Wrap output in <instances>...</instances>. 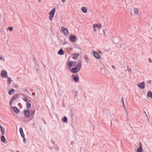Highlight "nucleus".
<instances>
[{"label":"nucleus","instance_id":"nucleus-1","mask_svg":"<svg viewBox=\"0 0 152 152\" xmlns=\"http://www.w3.org/2000/svg\"><path fill=\"white\" fill-rule=\"evenodd\" d=\"M23 112L27 118H28L30 116V113L29 110L24 109L23 111Z\"/></svg>","mask_w":152,"mask_h":152},{"label":"nucleus","instance_id":"nucleus-2","mask_svg":"<svg viewBox=\"0 0 152 152\" xmlns=\"http://www.w3.org/2000/svg\"><path fill=\"white\" fill-rule=\"evenodd\" d=\"M61 30L64 34L66 36H67L68 34V29L64 27H61Z\"/></svg>","mask_w":152,"mask_h":152},{"label":"nucleus","instance_id":"nucleus-3","mask_svg":"<svg viewBox=\"0 0 152 152\" xmlns=\"http://www.w3.org/2000/svg\"><path fill=\"white\" fill-rule=\"evenodd\" d=\"M71 77L72 78L73 80L76 83H77L79 81V76L76 75L75 76L74 75H72L71 76Z\"/></svg>","mask_w":152,"mask_h":152},{"label":"nucleus","instance_id":"nucleus-4","mask_svg":"<svg viewBox=\"0 0 152 152\" xmlns=\"http://www.w3.org/2000/svg\"><path fill=\"white\" fill-rule=\"evenodd\" d=\"M69 38L70 42H74L76 39V36L71 34L69 36Z\"/></svg>","mask_w":152,"mask_h":152},{"label":"nucleus","instance_id":"nucleus-5","mask_svg":"<svg viewBox=\"0 0 152 152\" xmlns=\"http://www.w3.org/2000/svg\"><path fill=\"white\" fill-rule=\"evenodd\" d=\"M93 53L94 56L96 58L98 59H99L101 58L100 55L96 51H93Z\"/></svg>","mask_w":152,"mask_h":152},{"label":"nucleus","instance_id":"nucleus-6","mask_svg":"<svg viewBox=\"0 0 152 152\" xmlns=\"http://www.w3.org/2000/svg\"><path fill=\"white\" fill-rule=\"evenodd\" d=\"M1 75L2 77L5 78L7 76V73L5 70H3L1 71Z\"/></svg>","mask_w":152,"mask_h":152},{"label":"nucleus","instance_id":"nucleus-7","mask_svg":"<svg viewBox=\"0 0 152 152\" xmlns=\"http://www.w3.org/2000/svg\"><path fill=\"white\" fill-rule=\"evenodd\" d=\"M78 69L76 67H74L72 68L70 70V71L71 72L73 73H76L78 72L80 70H78Z\"/></svg>","mask_w":152,"mask_h":152},{"label":"nucleus","instance_id":"nucleus-8","mask_svg":"<svg viewBox=\"0 0 152 152\" xmlns=\"http://www.w3.org/2000/svg\"><path fill=\"white\" fill-rule=\"evenodd\" d=\"M137 86L141 88V89H143L145 87V82H143L140 84H138Z\"/></svg>","mask_w":152,"mask_h":152},{"label":"nucleus","instance_id":"nucleus-9","mask_svg":"<svg viewBox=\"0 0 152 152\" xmlns=\"http://www.w3.org/2000/svg\"><path fill=\"white\" fill-rule=\"evenodd\" d=\"M56 9L55 8H54L49 12V14L51 15L54 16L55 12Z\"/></svg>","mask_w":152,"mask_h":152},{"label":"nucleus","instance_id":"nucleus-10","mask_svg":"<svg viewBox=\"0 0 152 152\" xmlns=\"http://www.w3.org/2000/svg\"><path fill=\"white\" fill-rule=\"evenodd\" d=\"M13 111L16 113H18L20 112L19 110L16 107H13Z\"/></svg>","mask_w":152,"mask_h":152},{"label":"nucleus","instance_id":"nucleus-11","mask_svg":"<svg viewBox=\"0 0 152 152\" xmlns=\"http://www.w3.org/2000/svg\"><path fill=\"white\" fill-rule=\"evenodd\" d=\"M75 67L77 68L78 69V70H80V69L81 67H82V64L80 63H79L77 64L75 66Z\"/></svg>","mask_w":152,"mask_h":152},{"label":"nucleus","instance_id":"nucleus-12","mask_svg":"<svg viewBox=\"0 0 152 152\" xmlns=\"http://www.w3.org/2000/svg\"><path fill=\"white\" fill-rule=\"evenodd\" d=\"M64 52L62 49H61L58 52V54L61 55L64 54Z\"/></svg>","mask_w":152,"mask_h":152},{"label":"nucleus","instance_id":"nucleus-13","mask_svg":"<svg viewBox=\"0 0 152 152\" xmlns=\"http://www.w3.org/2000/svg\"><path fill=\"white\" fill-rule=\"evenodd\" d=\"M147 96L148 97L151 98L152 100V93L150 91L148 92Z\"/></svg>","mask_w":152,"mask_h":152},{"label":"nucleus","instance_id":"nucleus-14","mask_svg":"<svg viewBox=\"0 0 152 152\" xmlns=\"http://www.w3.org/2000/svg\"><path fill=\"white\" fill-rule=\"evenodd\" d=\"M67 66L69 67H71L73 66V61H69L67 64Z\"/></svg>","mask_w":152,"mask_h":152},{"label":"nucleus","instance_id":"nucleus-15","mask_svg":"<svg viewBox=\"0 0 152 152\" xmlns=\"http://www.w3.org/2000/svg\"><path fill=\"white\" fill-rule=\"evenodd\" d=\"M73 58L74 59H76L78 57L79 54L78 53H75L73 54Z\"/></svg>","mask_w":152,"mask_h":152},{"label":"nucleus","instance_id":"nucleus-16","mask_svg":"<svg viewBox=\"0 0 152 152\" xmlns=\"http://www.w3.org/2000/svg\"><path fill=\"white\" fill-rule=\"evenodd\" d=\"M18 97V94L15 95L12 97L11 99H12V101L14 102V100H15Z\"/></svg>","mask_w":152,"mask_h":152},{"label":"nucleus","instance_id":"nucleus-17","mask_svg":"<svg viewBox=\"0 0 152 152\" xmlns=\"http://www.w3.org/2000/svg\"><path fill=\"white\" fill-rule=\"evenodd\" d=\"M7 79H8L7 83L8 84L10 85L11 84L12 81V80L11 79V78L10 77H7Z\"/></svg>","mask_w":152,"mask_h":152},{"label":"nucleus","instance_id":"nucleus-18","mask_svg":"<svg viewBox=\"0 0 152 152\" xmlns=\"http://www.w3.org/2000/svg\"><path fill=\"white\" fill-rule=\"evenodd\" d=\"M1 141L3 142H6V139L4 136L3 135L1 136Z\"/></svg>","mask_w":152,"mask_h":152},{"label":"nucleus","instance_id":"nucleus-19","mask_svg":"<svg viewBox=\"0 0 152 152\" xmlns=\"http://www.w3.org/2000/svg\"><path fill=\"white\" fill-rule=\"evenodd\" d=\"M81 10L84 13H86L87 11V9L85 7H83L81 8Z\"/></svg>","mask_w":152,"mask_h":152},{"label":"nucleus","instance_id":"nucleus-20","mask_svg":"<svg viewBox=\"0 0 152 152\" xmlns=\"http://www.w3.org/2000/svg\"><path fill=\"white\" fill-rule=\"evenodd\" d=\"M26 104L27 107L28 109H30L31 108V103L29 102H27L26 103Z\"/></svg>","mask_w":152,"mask_h":152},{"label":"nucleus","instance_id":"nucleus-21","mask_svg":"<svg viewBox=\"0 0 152 152\" xmlns=\"http://www.w3.org/2000/svg\"><path fill=\"white\" fill-rule=\"evenodd\" d=\"M134 12L135 14H138V10L136 8L134 7Z\"/></svg>","mask_w":152,"mask_h":152},{"label":"nucleus","instance_id":"nucleus-22","mask_svg":"<svg viewBox=\"0 0 152 152\" xmlns=\"http://www.w3.org/2000/svg\"><path fill=\"white\" fill-rule=\"evenodd\" d=\"M142 151L143 149L142 148L140 147L138 148L137 152H142Z\"/></svg>","mask_w":152,"mask_h":152},{"label":"nucleus","instance_id":"nucleus-23","mask_svg":"<svg viewBox=\"0 0 152 152\" xmlns=\"http://www.w3.org/2000/svg\"><path fill=\"white\" fill-rule=\"evenodd\" d=\"M67 120V117L64 116L62 119V121L64 122H66Z\"/></svg>","mask_w":152,"mask_h":152},{"label":"nucleus","instance_id":"nucleus-24","mask_svg":"<svg viewBox=\"0 0 152 152\" xmlns=\"http://www.w3.org/2000/svg\"><path fill=\"white\" fill-rule=\"evenodd\" d=\"M15 91V90L14 89L12 88L8 92V94L9 95H11L13 92Z\"/></svg>","mask_w":152,"mask_h":152},{"label":"nucleus","instance_id":"nucleus-25","mask_svg":"<svg viewBox=\"0 0 152 152\" xmlns=\"http://www.w3.org/2000/svg\"><path fill=\"white\" fill-rule=\"evenodd\" d=\"M23 100L25 102H27L28 100V98L26 97H24L23 98Z\"/></svg>","mask_w":152,"mask_h":152},{"label":"nucleus","instance_id":"nucleus-26","mask_svg":"<svg viewBox=\"0 0 152 152\" xmlns=\"http://www.w3.org/2000/svg\"><path fill=\"white\" fill-rule=\"evenodd\" d=\"M98 25L97 24H94L93 25V28H98Z\"/></svg>","mask_w":152,"mask_h":152},{"label":"nucleus","instance_id":"nucleus-27","mask_svg":"<svg viewBox=\"0 0 152 152\" xmlns=\"http://www.w3.org/2000/svg\"><path fill=\"white\" fill-rule=\"evenodd\" d=\"M1 132L2 134L4 135L5 134V132H4V129H2L1 130Z\"/></svg>","mask_w":152,"mask_h":152},{"label":"nucleus","instance_id":"nucleus-28","mask_svg":"<svg viewBox=\"0 0 152 152\" xmlns=\"http://www.w3.org/2000/svg\"><path fill=\"white\" fill-rule=\"evenodd\" d=\"M19 131V132H20V133L23 132V129L21 127H20V128Z\"/></svg>","mask_w":152,"mask_h":152},{"label":"nucleus","instance_id":"nucleus-29","mask_svg":"<svg viewBox=\"0 0 152 152\" xmlns=\"http://www.w3.org/2000/svg\"><path fill=\"white\" fill-rule=\"evenodd\" d=\"M20 134L21 136V137H22V138H24L25 135L24 134L23 132L22 133H20Z\"/></svg>","mask_w":152,"mask_h":152},{"label":"nucleus","instance_id":"nucleus-30","mask_svg":"<svg viewBox=\"0 0 152 152\" xmlns=\"http://www.w3.org/2000/svg\"><path fill=\"white\" fill-rule=\"evenodd\" d=\"M50 15V16L49 17V19L50 20H51L53 18V17L54 16L51 15Z\"/></svg>","mask_w":152,"mask_h":152},{"label":"nucleus","instance_id":"nucleus-31","mask_svg":"<svg viewBox=\"0 0 152 152\" xmlns=\"http://www.w3.org/2000/svg\"><path fill=\"white\" fill-rule=\"evenodd\" d=\"M74 117H75V115L72 113L71 115V119H72V121L73 120V118Z\"/></svg>","mask_w":152,"mask_h":152},{"label":"nucleus","instance_id":"nucleus-32","mask_svg":"<svg viewBox=\"0 0 152 152\" xmlns=\"http://www.w3.org/2000/svg\"><path fill=\"white\" fill-rule=\"evenodd\" d=\"M8 29L10 31H11L12 30H13V28L12 27H9L8 28Z\"/></svg>","mask_w":152,"mask_h":152},{"label":"nucleus","instance_id":"nucleus-33","mask_svg":"<svg viewBox=\"0 0 152 152\" xmlns=\"http://www.w3.org/2000/svg\"><path fill=\"white\" fill-rule=\"evenodd\" d=\"M23 138V142L25 144H26V139L25 138V137H24V138Z\"/></svg>","mask_w":152,"mask_h":152},{"label":"nucleus","instance_id":"nucleus-34","mask_svg":"<svg viewBox=\"0 0 152 152\" xmlns=\"http://www.w3.org/2000/svg\"><path fill=\"white\" fill-rule=\"evenodd\" d=\"M35 113V110H33L32 111V112H31V115H34V113Z\"/></svg>","mask_w":152,"mask_h":152},{"label":"nucleus","instance_id":"nucleus-35","mask_svg":"<svg viewBox=\"0 0 152 152\" xmlns=\"http://www.w3.org/2000/svg\"><path fill=\"white\" fill-rule=\"evenodd\" d=\"M121 101L122 102V103L123 105H124V99H123V97H122Z\"/></svg>","mask_w":152,"mask_h":152},{"label":"nucleus","instance_id":"nucleus-36","mask_svg":"<svg viewBox=\"0 0 152 152\" xmlns=\"http://www.w3.org/2000/svg\"><path fill=\"white\" fill-rule=\"evenodd\" d=\"M148 61L150 63H152V59H151V58H148Z\"/></svg>","mask_w":152,"mask_h":152},{"label":"nucleus","instance_id":"nucleus-37","mask_svg":"<svg viewBox=\"0 0 152 152\" xmlns=\"http://www.w3.org/2000/svg\"><path fill=\"white\" fill-rule=\"evenodd\" d=\"M102 27V26L101 24H99V25H98V28H101Z\"/></svg>","mask_w":152,"mask_h":152},{"label":"nucleus","instance_id":"nucleus-38","mask_svg":"<svg viewBox=\"0 0 152 152\" xmlns=\"http://www.w3.org/2000/svg\"><path fill=\"white\" fill-rule=\"evenodd\" d=\"M13 102V101H12V99H10V105H12V102Z\"/></svg>","mask_w":152,"mask_h":152},{"label":"nucleus","instance_id":"nucleus-39","mask_svg":"<svg viewBox=\"0 0 152 152\" xmlns=\"http://www.w3.org/2000/svg\"><path fill=\"white\" fill-rule=\"evenodd\" d=\"M147 82L149 84H151V80H148Z\"/></svg>","mask_w":152,"mask_h":152},{"label":"nucleus","instance_id":"nucleus-40","mask_svg":"<svg viewBox=\"0 0 152 152\" xmlns=\"http://www.w3.org/2000/svg\"><path fill=\"white\" fill-rule=\"evenodd\" d=\"M0 59L3 60V57L2 56H0Z\"/></svg>","mask_w":152,"mask_h":152},{"label":"nucleus","instance_id":"nucleus-41","mask_svg":"<svg viewBox=\"0 0 152 152\" xmlns=\"http://www.w3.org/2000/svg\"><path fill=\"white\" fill-rule=\"evenodd\" d=\"M76 63V62H73V66H74L75 65Z\"/></svg>","mask_w":152,"mask_h":152},{"label":"nucleus","instance_id":"nucleus-42","mask_svg":"<svg viewBox=\"0 0 152 152\" xmlns=\"http://www.w3.org/2000/svg\"><path fill=\"white\" fill-rule=\"evenodd\" d=\"M0 128L1 129V130L2 129H4V128L3 127H2L1 125H0Z\"/></svg>","mask_w":152,"mask_h":152},{"label":"nucleus","instance_id":"nucleus-43","mask_svg":"<svg viewBox=\"0 0 152 152\" xmlns=\"http://www.w3.org/2000/svg\"><path fill=\"white\" fill-rule=\"evenodd\" d=\"M0 128L1 129V130L2 129H4V128L3 127H2L1 125H0Z\"/></svg>","mask_w":152,"mask_h":152},{"label":"nucleus","instance_id":"nucleus-44","mask_svg":"<svg viewBox=\"0 0 152 152\" xmlns=\"http://www.w3.org/2000/svg\"><path fill=\"white\" fill-rule=\"evenodd\" d=\"M141 147L142 148V143H141V142H140V145H139V147Z\"/></svg>","mask_w":152,"mask_h":152},{"label":"nucleus","instance_id":"nucleus-45","mask_svg":"<svg viewBox=\"0 0 152 152\" xmlns=\"http://www.w3.org/2000/svg\"><path fill=\"white\" fill-rule=\"evenodd\" d=\"M78 93V91H77L76 92H75V97H76L77 95V93Z\"/></svg>","mask_w":152,"mask_h":152},{"label":"nucleus","instance_id":"nucleus-46","mask_svg":"<svg viewBox=\"0 0 152 152\" xmlns=\"http://www.w3.org/2000/svg\"><path fill=\"white\" fill-rule=\"evenodd\" d=\"M66 44V42H64L63 43H62L63 45H65Z\"/></svg>","mask_w":152,"mask_h":152},{"label":"nucleus","instance_id":"nucleus-47","mask_svg":"<svg viewBox=\"0 0 152 152\" xmlns=\"http://www.w3.org/2000/svg\"><path fill=\"white\" fill-rule=\"evenodd\" d=\"M24 91H25L26 92H28L27 89H25Z\"/></svg>","mask_w":152,"mask_h":152},{"label":"nucleus","instance_id":"nucleus-48","mask_svg":"<svg viewBox=\"0 0 152 152\" xmlns=\"http://www.w3.org/2000/svg\"><path fill=\"white\" fill-rule=\"evenodd\" d=\"M35 95V93L34 92V93H32V95L33 96H34V95Z\"/></svg>","mask_w":152,"mask_h":152},{"label":"nucleus","instance_id":"nucleus-49","mask_svg":"<svg viewBox=\"0 0 152 152\" xmlns=\"http://www.w3.org/2000/svg\"><path fill=\"white\" fill-rule=\"evenodd\" d=\"M62 105L64 107L65 106L63 102H62Z\"/></svg>","mask_w":152,"mask_h":152},{"label":"nucleus","instance_id":"nucleus-50","mask_svg":"<svg viewBox=\"0 0 152 152\" xmlns=\"http://www.w3.org/2000/svg\"><path fill=\"white\" fill-rule=\"evenodd\" d=\"M93 29H94V31H96V28H93Z\"/></svg>","mask_w":152,"mask_h":152},{"label":"nucleus","instance_id":"nucleus-51","mask_svg":"<svg viewBox=\"0 0 152 152\" xmlns=\"http://www.w3.org/2000/svg\"><path fill=\"white\" fill-rule=\"evenodd\" d=\"M62 2H64L65 1V0H61Z\"/></svg>","mask_w":152,"mask_h":152},{"label":"nucleus","instance_id":"nucleus-52","mask_svg":"<svg viewBox=\"0 0 152 152\" xmlns=\"http://www.w3.org/2000/svg\"><path fill=\"white\" fill-rule=\"evenodd\" d=\"M112 68H114V69H115V66H112Z\"/></svg>","mask_w":152,"mask_h":152},{"label":"nucleus","instance_id":"nucleus-53","mask_svg":"<svg viewBox=\"0 0 152 152\" xmlns=\"http://www.w3.org/2000/svg\"><path fill=\"white\" fill-rule=\"evenodd\" d=\"M144 113H145V115H146V112H145V111L144 112Z\"/></svg>","mask_w":152,"mask_h":152},{"label":"nucleus","instance_id":"nucleus-54","mask_svg":"<svg viewBox=\"0 0 152 152\" xmlns=\"http://www.w3.org/2000/svg\"><path fill=\"white\" fill-rule=\"evenodd\" d=\"M44 124H46V122H45V121L44 120Z\"/></svg>","mask_w":152,"mask_h":152},{"label":"nucleus","instance_id":"nucleus-55","mask_svg":"<svg viewBox=\"0 0 152 152\" xmlns=\"http://www.w3.org/2000/svg\"><path fill=\"white\" fill-rule=\"evenodd\" d=\"M38 1L39 2H41V1L40 0H38Z\"/></svg>","mask_w":152,"mask_h":152},{"label":"nucleus","instance_id":"nucleus-56","mask_svg":"<svg viewBox=\"0 0 152 152\" xmlns=\"http://www.w3.org/2000/svg\"><path fill=\"white\" fill-rule=\"evenodd\" d=\"M27 93L29 95H30V93H29V92H28V91Z\"/></svg>","mask_w":152,"mask_h":152},{"label":"nucleus","instance_id":"nucleus-57","mask_svg":"<svg viewBox=\"0 0 152 152\" xmlns=\"http://www.w3.org/2000/svg\"><path fill=\"white\" fill-rule=\"evenodd\" d=\"M123 106L124 107V108H125V105H123Z\"/></svg>","mask_w":152,"mask_h":152},{"label":"nucleus","instance_id":"nucleus-58","mask_svg":"<svg viewBox=\"0 0 152 152\" xmlns=\"http://www.w3.org/2000/svg\"><path fill=\"white\" fill-rule=\"evenodd\" d=\"M146 115V116H147V117H148V115H147V114H146V115Z\"/></svg>","mask_w":152,"mask_h":152},{"label":"nucleus","instance_id":"nucleus-59","mask_svg":"<svg viewBox=\"0 0 152 152\" xmlns=\"http://www.w3.org/2000/svg\"><path fill=\"white\" fill-rule=\"evenodd\" d=\"M53 144H54V142H53Z\"/></svg>","mask_w":152,"mask_h":152},{"label":"nucleus","instance_id":"nucleus-60","mask_svg":"<svg viewBox=\"0 0 152 152\" xmlns=\"http://www.w3.org/2000/svg\"><path fill=\"white\" fill-rule=\"evenodd\" d=\"M59 149V148H58H58H57V150H58V149Z\"/></svg>","mask_w":152,"mask_h":152},{"label":"nucleus","instance_id":"nucleus-61","mask_svg":"<svg viewBox=\"0 0 152 152\" xmlns=\"http://www.w3.org/2000/svg\"><path fill=\"white\" fill-rule=\"evenodd\" d=\"M23 121H25V122H26V121L25 120H23Z\"/></svg>","mask_w":152,"mask_h":152},{"label":"nucleus","instance_id":"nucleus-62","mask_svg":"<svg viewBox=\"0 0 152 152\" xmlns=\"http://www.w3.org/2000/svg\"><path fill=\"white\" fill-rule=\"evenodd\" d=\"M17 152H20L19 151H17Z\"/></svg>","mask_w":152,"mask_h":152},{"label":"nucleus","instance_id":"nucleus-63","mask_svg":"<svg viewBox=\"0 0 152 152\" xmlns=\"http://www.w3.org/2000/svg\"><path fill=\"white\" fill-rule=\"evenodd\" d=\"M130 12H129V13H130Z\"/></svg>","mask_w":152,"mask_h":152},{"label":"nucleus","instance_id":"nucleus-64","mask_svg":"<svg viewBox=\"0 0 152 152\" xmlns=\"http://www.w3.org/2000/svg\"><path fill=\"white\" fill-rule=\"evenodd\" d=\"M130 12H129V13H130Z\"/></svg>","mask_w":152,"mask_h":152}]
</instances>
